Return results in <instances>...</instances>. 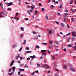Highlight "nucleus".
Segmentation results:
<instances>
[{"label":"nucleus","mask_w":76,"mask_h":76,"mask_svg":"<svg viewBox=\"0 0 76 76\" xmlns=\"http://www.w3.org/2000/svg\"><path fill=\"white\" fill-rule=\"evenodd\" d=\"M19 57H20V55L18 54V56L16 57V59H18V58H19Z\"/></svg>","instance_id":"8"},{"label":"nucleus","mask_w":76,"mask_h":76,"mask_svg":"<svg viewBox=\"0 0 76 76\" xmlns=\"http://www.w3.org/2000/svg\"><path fill=\"white\" fill-rule=\"evenodd\" d=\"M26 50H29V48L28 47H27L26 48Z\"/></svg>","instance_id":"28"},{"label":"nucleus","mask_w":76,"mask_h":76,"mask_svg":"<svg viewBox=\"0 0 76 76\" xmlns=\"http://www.w3.org/2000/svg\"><path fill=\"white\" fill-rule=\"evenodd\" d=\"M49 34H51V30L49 31Z\"/></svg>","instance_id":"61"},{"label":"nucleus","mask_w":76,"mask_h":76,"mask_svg":"<svg viewBox=\"0 0 76 76\" xmlns=\"http://www.w3.org/2000/svg\"><path fill=\"white\" fill-rule=\"evenodd\" d=\"M46 19H48V16H47V15H46Z\"/></svg>","instance_id":"59"},{"label":"nucleus","mask_w":76,"mask_h":76,"mask_svg":"<svg viewBox=\"0 0 76 76\" xmlns=\"http://www.w3.org/2000/svg\"><path fill=\"white\" fill-rule=\"evenodd\" d=\"M42 44L43 45H46L47 44V43L43 42V43H42Z\"/></svg>","instance_id":"13"},{"label":"nucleus","mask_w":76,"mask_h":76,"mask_svg":"<svg viewBox=\"0 0 76 76\" xmlns=\"http://www.w3.org/2000/svg\"><path fill=\"white\" fill-rule=\"evenodd\" d=\"M47 51V50H42L41 51V52L42 53L43 52H45V51Z\"/></svg>","instance_id":"25"},{"label":"nucleus","mask_w":76,"mask_h":76,"mask_svg":"<svg viewBox=\"0 0 76 76\" xmlns=\"http://www.w3.org/2000/svg\"><path fill=\"white\" fill-rule=\"evenodd\" d=\"M19 15V13L18 12H17L15 13V15L16 16H18V15Z\"/></svg>","instance_id":"32"},{"label":"nucleus","mask_w":76,"mask_h":76,"mask_svg":"<svg viewBox=\"0 0 76 76\" xmlns=\"http://www.w3.org/2000/svg\"><path fill=\"white\" fill-rule=\"evenodd\" d=\"M61 26L62 27H64V24L63 23H61Z\"/></svg>","instance_id":"16"},{"label":"nucleus","mask_w":76,"mask_h":76,"mask_svg":"<svg viewBox=\"0 0 76 76\" xmlns=\"http://www.w3.org/2000/svg\"><path fill=\"white\" fill-rule=\"evenodd\" d=\"M37 64L38 65L37 67H39L40 66V64H38V63H37Z\"/></svg>","instance_id":"36"},{"label":"nucleus","mask_w":76,"mask_h":76,"mask_svg":"<svg viewBox=\"0 0 76 76\" xmlns=\"http://www.w3.org/2000/svg\"><path fill=\"white\" fill-rule=\"evenodd\" d=\"M70 33H69L68 34H66V36H68V35H70Z\"/></svg>","instance_id":"43"},{"label":"nucleus","mask_w":76,"mask_h":76,"mask_svg":"<svg viewBox=\"0 0 76 76\" xmlns=\"http://www.w3.org/2000/svg\"><path fill=\"white\" fill-rule=\"evenodd\" d=\"M63 38H66V36L64 35V36H63Z\"/></svg>","instance_id":"63"},{"label":"nucleus","mask_w":76,"mask_h":76,"mask_svg":"<svg viewBox=\"0 0 76 76\" xmlns=\"http://www.w3.org/2000/svg\"><path fill=\"white\" fill-rule=\"evenodd\" d=\"M36 48H39V46L37 45L36 46Z\"/></svg>","instance_id":"41"},{"label":"nucleus","mask_w":76,"mask_h":76,"mask_svg":"<svg viewBox=\"0 0 76 76\" xmlns=\"http://www.w3.org/2000/svg\"><path fill=\"white\" fill-rule=\"evenodd\" d=\"M6 4L7 5H7V6L8 7L9 6H11V5H12L13 4V3L12 2L9 3L7 2L6 3Z\"/></svg>","instance_id":"2"},{"label":"nucleus","mask_w":76,"mask_h":76,"mask_svg":"<svg viewBox=\"0 0 76 76\" xmlns=\"http://www.w3.org/2000/svg\"><path fill=\"white\" fill-rule=\"evenodd\" d=\"M71 11L73 13H74V11H73V9H71Z\"/></svg>","instance_id":"52"},{"label":"nucleus","mask_w":76,"mask_h":76,"mask_svg":"<svg viewBox=\"0 0 76 76\" xmlns=\"http://www.w3.org/2000/svg\"><path fill=\"white\" fill-rule=\"evenodd\" d=\"M3 14L4 15H6V12H3Z\"/></svg>","instance_id":"53"},{"label":"nucleus","mask_w":76,"mask_h":76,"mask_svg":"<svg viewBox=\"0 0 76 76\" xmlns=\"http://www.w3.org/2000/svg\"><path fill=\"white\" fill-rule=\"evenodd\" d=\"M33 34H35V35H37V33H36V32L33 31Z\"/></svg>","instance_id":"35"},{"label":"nucleus","mask_w":76,"mask_h":76,"mask_svg":"<svg viewBox=\"0 0 76 76\" xmlns=\"http://www.w3.org/2000/svg\"><path fill=\"white\" fill-rule=\"evenodd\" d=\"M19 70L20 72H22V71H24V69H21L20 68L19 69Z\"/></svg>","instance_id":"11"},{"label":"nucleus","mask_w":76,"mask_h":76,"mask_svg":"<svg viewBox=\"0 0 76 76\" xmlns=\"http://www.w3.org/2000/svg\"><path fill=\"white\" fill-rule=\"evenodd\" d=\"M15 66H13L12 68V69L13 70V72H15Z\"/></svg>","instance_id":"9"},{"label":"nucleus","mask_w":76,"mask_h":76,"mask_svg":"<svg viewBox=\"0 0 76 76\" xmlns=\"http://www.w3.org/2000/svg\"><path fill=\"white\" fill-rule=\"evenodd\" d=\"M52 1L53 2H54V3H55V4H56V0H52Z\"/></svg>","instance_id":"45"},{"label":"nucleus","mask_w":76,"mask_h":76,"mask_svg":"<svg viewBox=\"0 0 76 76\" xmlns=\"http://www.w3.org/2000/svg\"><path fill=\"white\" fill-rule=\"evenodd\" d=\"M12 71V69H9L8 71L9 72H10Z\"/></svg>","instance_id":"34"},{"label":"nucleus","mask_w":76,"mask_h":76,"mask_svg":"<svg viewBox=\"0 0 76 76\" xmlns=\"http://www.w3.org/2000/svg\"><path fill=\"white\" fill-rule=\"evenodd\" d=\"M68 46V47H72V45H69Z\"/></svg>","instance_id":"51"},{"label":"nucleus","mask_w":76,"mask_h":76,"mask_svg":"<svg viewBox=\"0 0 76 76\" xmlns=\"http://www.w3.org/2000/svg\"><path fill=\"white\" fill-rule=\"evenodd\" d=\"M72 36L74 37H76V32L74 31V32H72Z\"/></svg>","instance_id":"3"},{"label":"nucleus","mask_w":76,"mask_h":76,"mask_svg":"<svg viewBox=\"0 0 76 76\" xmlns=\"http://www.w3.org/2000/svg\"><path fill=\"white\" fill-rule=\"evenodd\" d=\"M22 47L20 48L19 50V51H20V52L21 51V50H22Z\"/></svg>","instance_id":"44"},{"label":"nucleus","mask_w":76,"mask_h":76,"mask_svg":"<svg viewBox=\"0 0 76 76\" xmlns=\"http://www.w3.org/2000/svg\"><path fill=\"white\" fill-rule=\"evenodd\" d=\"M7 9L8 10H11V9L10 8H8Z\"/></svg>","instance_id":"56"},{"label":"nucleus","mask_w":76,"mask_h":76,"mask_svg":"<svg viewBox=\"0 0 76 76\" xmlns=\"http://www.w3.org/2000/svg\"><path fill=\"white\" fill-rule=\"evenodd\" d=\"M38 36H35L34 37V39H38Z\"/></svg>","instance_id":"17"},{"label":"nucleus","mask_w":76,"mask_h":76,"mask_svg":"<svg viewBox=\"0 0 76 76\" xmlns=\"http://www.w3.org/2000/svg\"><path fill=\"white\" fill-rule=\"evenodd\" d=\"M55 70H56L57 71H59V69H57V68H56V69H55Z\"/></svg>","instance_id":"48"},{"label":"nucleus","mask_w":76,"mask_h":76,"mask_svg":"<svg viewBox=\"0 0 76 76\" xmlns=\"http://www.w3.org/2000/svg\"><path fill=\"white\" fill-rule=\"evenodd\" d=\"M16 46V44H15L12 46V47H15Z\"/></svg>","instance_id":"27"},{"label":"nucleus","mask_w":76,"mask_h":76,"mask_svg":"<svg viewBox=\"0 0 76 76\" xmlns=\"http://www.w3.org/2000/svg\"><path fill=\"white\" fill-rule=\"evenodd\" d=\"M9 75L10 76H11V75H12L13 74V72H11V73H9Z\"/></svg>","instance_id":"10"},{"label":"nucleus","mask_w":76,"mask_h":76,"mask_svg":"<svg viewBox=\"0 0 76 76\" xmlns=\"http://www.w3.org/2000/svg\"><path fill=\"white\" fill-rule=\"evenodd\" d=\"M66 18H64V21L65 22H66Z\"/></svg>","instance_id":"37"},{"label":"nucleus","mask_w":76,"mask_h":76,"mask_svg":"<svg viewBox=\"0 0 76 76\" xmlns=\"http://www.w3.org/2000/svg\"><path fill=\"white\" fill-rule=\"evenodd\" d=\"M13 63H14V60H12V61L11 63L10 64V66H13Z\"/></svg>","instance_id":"5"},{"label":"nucleus","mask_w":76,"mask_h":76,"mask_svg":"<svg viewBox=\"0 0 76 76\" xmlns=\"http://www.w3.org/2000/svg\"><path fill=\"white\" fill-rule=\"evenodd\" d=\"M64 69H65L66 70L67 69V67H66V66L65 65L64 66Z\"/></svg>","instance_id":"20"},{"label":"nucleus","mask_w":76,"mask_h":76,"mask_svg":"<svg viewBox=\"0 0 76 76\" xmlns=\"http://www.w3.org/2000/svg\"><path fill=\"white\" fill-rule=\"evenodd\" d=\"M62 7V5H61L59 7L61 9L62 8V7Z\"/></svg>","instance_id":"49"},{"label":"nucleus","mask_w":76,"mask_h":76,"mask_svg":"<svg viewBox=\"0 0 76 76\" xmlns=\"http://www.w3.org/2000/svg\"><path fill=\"white\" fill-rule=\"evenodd\" d=\"M32 53V51H27L26 52V53Z\"/></svg>","instance_id":"12"},{"label":"nucleus","mask_w":76,"mask_h":76,"mask_svg":"<svg viewBox=\"0 0 76 76\" xmlns=\"http://www.w3.org/2000/svg\"><path fill=\"white\" fill-rule=\"evenodd\" d=\"M18 74L19 75H20V72H18Z\"/></svg>","instance_id":"57"},{"label":"nucleus","mask_w":76,"mask_h":76,"mask_svg":"<svg viewBox=\"0 0 76 76\" xmlns=\"http://www.w3.org/2000/svg\"><path fill=\"white\" fill-rule=\"evenodd\" d=\"M39 6H41L42 5H41V3L39 4Z\"/></svg>","instance_id":"62"},{"label":"nucleus","mask_w":76,"mask_h":76,"mask_svg":"<svg viewBox=\"0 0 76 76\" xmlns=\"http://www.w3.org/2000/svg\"><path fill=\"white\" fill-rule=\"evenodd\" d=\"M72 20L73 21V22H75V19L73 18H72Z\"/></svg>","instance_id":"29"},{"label":"nucleus","mask_w":76,"mask_h":76,"mask_svg":"<svg viewBox=\"0 0 76 76\" xmlns=\"http://www.w3.org/2000/svg\"><path fill=\"white\" fill-rule=\"evenodd\" d=\"M21 29L23 31H24V30H23V28L22 27H21Z\"/></svg>","instance_id":"39"},{"label":"nucleus","mask_w":76,"mask_h":76,"mask_svg":"<svg viewBox=\"0 0 76 76\" xmlns=\"http://www.w3.org/2000/svg\"><path fill=\"white\" fill-rule=\"evenodd\" d=\"M42 55H45H45H46V53H45L44 52H42Z\"/></svg>","instance_id":"31"},{"label":"nucleus","mask_w":76,"mask_h":76,"mask_svg":"<svg viewBox=\"0 0 76 76\" xmlns=\"http://www.w3.org/2000/svg\"><path fill=\"white\" fill-rule=\"evenodd\" d=\"M54 7V6L53 5H52V6L50 7V8L51 9H53Z\"/></svg>","instance_id":"14"},{"label":"nucleus","mask_w":76,"mask_h":76,"mask_svg":"<svg viewBox=\"0 0 76 76\" xmlns=\"http://www.w3.org/2000/svg\"><path fill=\"white\" fill-rule=\"evenodd\" d=\"M55 23L56 24H58V23H59V22H57V21H56L55 22Z\"/></svg>","instance_id":"47"},{"label":"nucleus","mask_w":76,"mask_h":76,"mask_svg":"<svg viewBox=\"0 0 76 76\" xmlns=\"http://www.w3.org/2000/svg\"><path fill=\"white\" fill-rule=\"evenodd\" d=\"M70 4H72L73 3V0H71L70 2Z\"/></svg>","instance_id":"38"},{"label":"nucleus","mask_w":76,"mask_h":76,"mask_svg":"<svg viewBox=\"0 0 76 76\" xmlns=\"http://www.w3.org/2000/svg\"><path fill=\"white\" fill-rule=\"evenodd\" d=\"M63 50H64V51H66V49H64Z\"/></svg>","instance_id":"60"},{"label":"nucleus","mask_w":76,"mask_h":76,"mask_svg":"<svg viewBox=\"0 0 76 76\" xmlns=\"http://www.w3.org/2000/svg\"><path fill=\"white\" fill-rule=\"evenodd\" d=\"M30 57L31 58H35V55H33V56H30Z\"/></svg>","instance_id":"6"},{"label":"nucleus","mask_w":76,"mask_h":76,"mask_svg":"<svg viewBox=\"0 0 76 76\" xmlns=\"http://www.w3.org/2000/svg\"><path fill=\"white\" fill-rule=\"evenodd\" d=\"M55 76H58V73H56L55 74Z\"/></svg>","instance_id":"23"},{"label":"nucleus","mask_w":76,"mask_h":76,"mask_svg":"<svg viewBox=\"0 0 76 76\" xmlns=\"http://www.w3.org/2000/svg\"><path fill=\"white\" fill-rule=\"evenodd\" d=\"M28 13L29 14V15H31V13L30 12H29V11H28Z\"/></svg>","instance_id":"50"},{"label":"nucleus","mask_w":76,"mask_h":76,"mask_svg":"<svg viewBox=\"0 0 76 76\" xmlns=\"http://www.w3.org/2000/svg\"><path fill=\"white\" fill-rule=\"evenodd\" d=\"M20 37L21 38H22L23 37V34H21L20 35Z\"/></svg>","instance_id":"40"},{"label":"nucleus","mask_w":76,"mask_h":76,"mask_svg":"<svg viewBox=\"0 0 76 76\" xmlns=\"http://www.w3.org/2000/svg\"><path fill=\"white\" fill-rule=\"evenodd\" d=\"M52 59V60H55L56 59V58H55L54 56H53Z\"/></svg>","instance_id":"21"},{"label":"nucleus","mask_w":76,"mask_h":76,"mask_svg":"<svg viewBox=\"0 0 76 76\" xmlns=\"http://www.w3.org/2000/svg\"><path fill=\"white\" fill-rule=\"evenodd\" d=\"M42 67L44 68H50V66H48L47 64H45V65L42 66Z\"/></svg>","instance_id":"1"},{"label":"nucleus","mask_w":76,"mask_h":76,"mask_svg":"<svg viewBox=\"0 0 76 76\" xmlns=\"http://www.w3.org/2000/svg\"><path fill=\"white\" fill-rule=\"evenodd\" d=\"M58 14L59 15V16H61V14L59 12H58Z\"/></svg>","instance_id":"54"},{"label":"nucleus","mask_w":76,"mask_h":76,"mask_svg":"<svg viewBox=\"0 0 76 76\" xmlns=\"http://www.w3.org/2000/svg\"><path fill=\"white\" fill-rule=\"evenodd\" d=\"M25 67H27V68H28V66H27V65H25Z\"/></svg>","instance_id":"42"},{"label":"nucleus","mask_w":76,"mask_h":76,"mask_svg":"<svg viewBox=\"0 0 76 76\" xmlns=\"http://www.w3.org/2000/svg\"><path fill=\"white\" fill-rule=\"evenodd\" d=\"M71 70L72 72H75V69L71 67Z\"/></svg>","instance_id":"4"},{"label":"nucleus","mask_w":76,"mask_h":76,"mask_svg":"<svg viewBox=\"0 0 76 76\" xmlns=\"http://www.w3.org/2000/svg\"><path fill=\"white\" fill-rule=\"evenodd\" d=\"M57 36H58H58L60 37V34H59L58 33L57 34Z\"/></svg>","instance_id":"58"},{"label":"nucleus","mask_w":76,"mask_h":76,"mask_svg":"<svg viewBox=\"0 0 76 76\" xmlns=\"http://www.w3.org/2000/svg\"><path fill=\"white\" fill-rule=\"evenodd\" d=\"M33 62L32 61H30V64H32Z\"/></svg>","instance_id":"64"},{"label":"nucleus","mask_w":76,"mask_h":76,"mask_svg":"<svg viewBox=\"0 0 76 76\" xmlns=\"http://www.w3.org/2000/svg\"><path fill=\"white\" fill-rule=\"evenodd\" d=\"M75 38H76L72 37V41H75Z\"/></svg>","instance_id":"24"},{"label":"nucleus","mask_w":76,"mask_h":76,"mask_svg":"<svg viewBox=\"0 0 76 76\" xmlns=\"http://www.w3.org/2000/svg\"><path fill=\"white\" fill-rule=\"evenodd\" d=\"M40 59H43L44 58V56H42L39 58Z\"/></svg>","instance_id":"15"},{"label":"nucleus","mask_w":76,"mask_h":76,"mask_svg":"<svg viewBox=\"0 0 76 76\" xmlns=\"http://www.w3.org/2000/svg\"><path fill=\"white\" fill-rule=\"evenodd\" d=\"M30 12H31V13H33L34 12V11H33V10H32L31 9L30 10Z\"/></svg>","instance_id":"26"},{"label":"nucleus","mask_w":76,"mask_h":76,"mask_svg":"<svg viewBox=\"0 0 76 76\" xmlns=\"http://www.w3.org/2000/svg\"><path fill=\"white\" fill-rule=\"evenodd\" d=\"M35 15H37V13H38V11L35 10L34 12Z\"/></svg>","instance_id":"18"},{"label":"nucleus","mask_w":76,"mask_h":76,"mask_svg":"<svg viewBox=\"0 0 76 76\" xmlns=\"http://www.w3.org/2000/svg\"><path fill=\"white\" fill-rule=\"evenodd\" d=\"M52 42H51V41H50L49 42V44H52Z\"/></svg>","instance_id":"33"},{"label":"nucleus","mask_w":76,"mask_h":76,"mask_svg":"<svg viewBox=\"0 0 76 76\" xmlns=\"http://www.w3.org/2000/svg\"><path fill=\"white\" fill-rule=\"evenodd\" d=\"M51 47H52V48H53V46L51 45H50L49 46V49H51Z\"/></svg>","instance_id":"22"},{"label":"nucleus","mask_w":76,"mask_h":76,"mask_svg":"<svg viewBox=\"0 0 76 76\" xmlns=\"http://www.w3.org/2000/svg\"><path fill=\"white\" fill-rule=\"evenodd\" d=\"M23 44L24 45H25V44H26V40H24Z\"/></svg>","instance_id":"19"},{"label":"nucleus","mask_w":76,"mask_h":76,"mask_svg":"<svg viewBox=\"0 0 76 76\" xmlns=\"http://www.w3.org/2000/svg\"><path fill=\"white\" fill-rule=\"evenodd\" d=\"M42 12H44V10H45V9L44 8H42Z\"/></svg>","instance_id":"46"},{"label":"nucleus","mask_w":76,"mask_h":76,"mask_svg":"<svg viewBox=\"0 0 76 76\" xmlns=\"http://www.w3.org/2000/svg\"><path fill=\"white\" fill-rule=\"evenodd\" d=\"M69 15V14L67 13H65L64 15V17H67V15Z\"/></svg>","instance_id":"7"},{"label":"nucleus","mask_w":76,"mask_h":76,"mask_svg":"<svg viewBox=\"0 0 76 76\" xmlns=\"http://www.w3.org/2000/svg\"><path fill=\"white\" fill-rule=\"evenodd\" d=\"M30 7L31 8V9L34 10V7L32 6Z\"/></svg>","instance_id":"30"},{"label":"nucleus","mask_w":76,"mask_h":76,"mask_svg":"<svg viewBox=\"0 0 76 76\" xmlns=\"http://www.w3.org/2000/svg\"><path fill=\"white\" fill-rule=\"evenodd\" d=\"M74 48H75V50H76V46H74Z\"/></svg>","instance_id":"55"}]
</instances>
